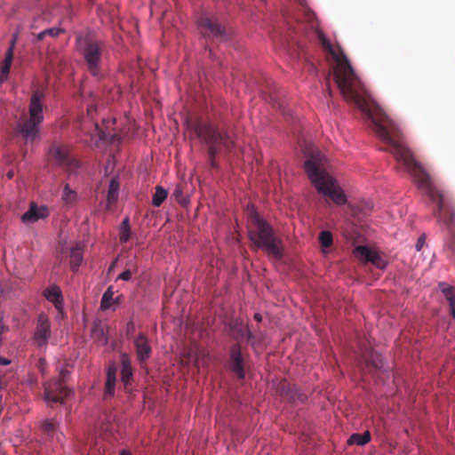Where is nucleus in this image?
<instances>
[{
	"label": "nucleus",
	"mask_w": 455,
	"mask_h": 455,
	"mask_svg": "<svg viewBox=\"0 0 455 455\" xmlns=\"http://www.w3.org/2000/svg\"><path fill=\"white\" fill-rule=\"evenodd\" d=\"M137 360L140 364L144 363L152 353L148 338L144 333H139L133 340Z\"/></svg>",
	"instance_id": "15"
},
{
	"label": "nucleus",
	"mask_w": 455,
	"mask_h": 455,
	"mask_svg": "<svg viewBox=\"0 0 455 455\" xmlns=\"http://www.w3.org/2000/svg\"><path fill=\"white\" fill-rule=\"evenodd\" d=\"M123 224L126 227L124 228L120 232V241L123 243H126L130 237L129 228H128V219H125L123 221Z\"/></svg>",
	"instance_id": "36"
},
{
	"label": "nucleus",
	"mask_w": 455,
	"mask_h": 455,
	"mask_svg": "<svg viewBox=\"0 0 455 455\" xmlns=\"http://www.w3.org/2000/svg\"><path fill=\"white\" fill-rule=\"evenodd\" d=\"M254 319H255L257 322H261V320H262V316H261V315H260L259 313H256V314L254 315Z\"/></svg>",
	"instance_id": "41"
},
{
	"label": "nucleus",
	"mask_w": 455,
	"mask_h": 455,
	"mask_svg": "<svg viewBox=\"0 0 455 455\" xmlns=\"http://www.w3.org/2000/svg\"><path fill=\"white\" fill-rule=\"evenodd\" d=\"M175 194H176V195H180L179 188H176V190H175Z\"/></svg>",
	"instance_id": "45"
},
{
	"label": "nucleus",
	"mask_w": 455,
	"mask_h": 455,
	"mask_svg": "<svg viewBox=\"0 0 455 455\" xmlns=\"http://www.w3.org/2000/svg\"><path fill=\"white\" fill-rule=\"evenodd\" d=\"M315 30L323 49L332 58L333 79L343 98L356 106L370 120L371 126L379 139L385 144L383 148L391 153L398 164H403L411 174L418 188L424 190L428 198L437 206L436 218L439 222H455V204L440 189L428 171L419 164L407 147L398 125L385 111L370 99L363 83L353 69L347 57L339 45H332L318 28L314 12L302 5L300 16L297 19Z\"/></svg>",
	"instance_id": "1"
},
{
	"label": "nucleus",
	"mask_w": 455,
	"mask_h": 455,
	"mask_svg": "<svg viewBox=\"0 0 455 455\" xmlns=\"http://www.w3.org/2000/svg\"><path fill=\"white\" fill-rule=\"evenodd\" d=\"M120 455H131V454L129 452L125 451H122Z\"/></svg>",
	"instance_id": "43"
},
{
	"label": "nucleus",
	"mask_w": 455,
	"mask_h": 455,
	"mask_svg": "<svg viewBox=\"0 0 455 455\" xmlns=\"http://www.w3.org/2000/svg\"><path fill=\"white\" fill-rule=\"evenodd\" d=\"M327 85H328V92H329V94L331 95V91L330 89V85H329V82L327 83Z\"/></svg>",
	"instance_id": "44"
},
{
	"label": "nucleus",
	"mask_w": 455,
	"mask_h": 455,
	"mask_svg": "<svg viewBox=\"0 0 455 455\" xmlns=\"http://www.w3.org/2000/svg\"><path fill=\"white\" fill-rule=\"evenodd\" d=\"M51 335V324L48 317L41 314L37 319V325L34 339L39 347L45 346Z\"/></svg>",
	"instance_id": "14"
},
{
	"label": "nucleus",
	"mask_w": 455,
	"mask_h": 455,
	"mask_svg": "<svg viewBox=\"0 0 455 455\" xmlns=\"http://www.w3.org/2000/svg\"><path fill=\"white\" fill-rule=\"evenodd\" d=\"M424 243H425V238L423 236H420L418 241H417V243H416V250L417 251H420L421 248L423 247L424 245Z\"/></svg>",
	"instance_id": "37"
},
{
	"label": "nucleus",
	"mask_w": 455,
	"mask_h": 455,
	"mask_svg": "<svg viewBox=\"0 0 455 455\" xmlns=\"http://www.w3.org/2000/svg\"><path fill=\"white\" fill-rule=\"evenodd\" d=\"M208 356V354L204 349L196 348L194 361L195 364L199 367V365L205 363V358Z\"/></svg>",
	"instance_id": "34"
},
{
	"label": "nucleus",
	"mask_w": 455,
	"mask_h": 455,
	"mask_svg": "<svg viewBox=\"0 0 455 455\" xmlns=\"http://www.w3.org/2000/svg\"><path fill=\"white\" fill-rule=\"evenodd\" d=\"M187 129L193 131L208 146V156L212 168H217L216 156L231 151L234 141L228 132L199 121H187Z\"/></svg>",
	"instance_id": "4"
},
{
	"label": "nucleus",
	"mask_w": 455,
	"mask_h": 455,
	"mask_svg": "<svg viewBox=\"0 0 455 455\" xmlns=\"http://www.w3.org/2000/svg\"><path fill=\"white\" fill-rule=\"evenodd\" d=\"M137 272V267L135 265H132V267L128 268L127 270L122 272L118 277L117 280H123V281H129L131 280L132 275Z\"/></svg>",
	"instance_id": "35"
},
{
	"label": "nucleus",
	"mask_w": 455,
	"mask_h": 455,
	"mask_svg": "<svg viewBox=\"0 0 455 455\" xmlns=\"http://www.w3.org/2000/svg\"><path fill=\"white\" fill-rule=\"evenodd\" d=\"M61 32H63L62 29L60 28H47V29H44L43 31H41L37 36H36V39L38 41H43L44 40L47 36L49 37H56L57 36H59Z\"/></svg>",
	"instance_id": "32"
},
{
	"label": "nucleus",
	"mask_w": 455,
	"mask_h": 455,
	"mask_svg": "<svg viewBox=\"0 0 455 455\" xmlns=\"http://www.w3.org/2000/svg\"><path fill=\"white\" fill-rule=\"evenodd\" d=\"M197 26L204 37H212L219 40L225 38V28L215 18L203 14L197 20Z\"/></svg>",
	"instance_id": "10"
},
{
	"label": "nucleus",
	"mask_w": 455,
	"mask_h": 455,
	"mask_svg": "<svg viewBox=\"0 0 455 455\" xmlns=\"http://www.w3.org/2000/svg\"><path fill=\"white\" fill-rule=\"evenodd\" d=\"M114 294L113 287L109 286L102 295L100 309L107 310L112 306V304L118 303V298L116 299H113Z\"/></svg>",
	"instance_id": "27"
},
{
	"label": "nucleus",
	"mask_w": 455,
	"mask_h": 455,
	"mask_svg": "<svg viewBox=\"0 0 455 455\" xmlns=\"http://www.w3.org/2000/svg\"><path fill=\"white\" fill-rule=\"evenodd\" d=\"M248 235L255 248L261 249L272 259H282L283 246L281 238L253 207L248 208Z\"/></svg>",
	"instance_id": "3"
},
{
	"label": "nucleus",
	"mask_w": 455,
	"mask_h": 455,
	"mask_svg": "<svg viewBox=\"0 0 455 455\" xmlns=\"http://www.w3.org/2000/svg\"><path fill=\"white\" fill-rule=\"evenodd\" d=\"M61 200L66 206H73L77 201V193L68 184H65L61 195Z\"/></svg>",
	"instance_id": "26"
},
{
	"label": "nucleus",
	"mask_w": 455,
	"mask_h": 455,
	"mask_svg": "<svg viewBox=\"0 0 455 455\" xmlns=\"http://www.w3.org/2000/svg\"><path fill=\"white\" fill-rule=\"evenodd\" d=\"M167 191L162 187H156L153 196L152 203L155 206L159 207L167 197Z\"/></svg>",
	"instance_id": "31"
},
{
	"label": "nucleus",
	"mask_w": 455,
	"mask_h": 455,
	"mask_svg": "<svg viewBox=\"0 0 455 455\" xmlns=\"http://www.w3.org/2000/svg\"><path fill=\"white\" fill-rule=\"evenodd\" d=\"M276 104H277V106H278V108H282V105H281V103H279V102H276Z\"/></svg>",
	"instance_id": "47"
},
{
	"label": "nucleus",
	"mask_w": 455,
	"mask_h": 455,
	"mask_svg": "<svg viewBox=\"0 0 455 455\" xmlns=\"http://www.w3.org/2000/svg\"><path fill=\"white\" fill-rule=\"evenodd\" d=\"M355 258L363 262H371L378 267L382 268L384 267L383 261L380 256L375 251L365 245H358L354 249L353 251Z\"/></svg>",
	"instance_id": "16"
},
{
	"label": "nucleus",
	"mask_w": 455,
	"mask_h": 455,
	"mask_svg": "<svg viewBox=\"0 0 455 455\" xmlns=\"http://www.w3.org/2000/svg\"><path fill=\"white\" fill-rule=\"evenodd\" d=\"M121 363H122L121 381L126 387L130 383L131 379H132V375H133L131 360L127 354H123L121 355Z\"/></svg>",
	"instance_id": "20"
},
{
	"label": "nucleus",
	"mask_w": 455,
	"mask_h": 455,
	"mask_svg": "<svg viewBox=\"0 0 455 455\" xmlns=\"http://www.w3.org/2000/svg\"><path fill=\"white\" fill-rule=\"evenodd\" d=\"M50 154L55 162L65 168L70 175L76 173L79 164L69 155V150L67 146L53 144L50 148Z\"/></svg>",
	"instance_id": "9"
},
{
	"label": "nucleus",
	"mask_w": 455,
	"mask_h": 455,
	"mask_svg": "<svg viewBox=\"0 0 455 455\" xmlns=\"http://www.w3.org/2000/svg\"><path fill=\"white\" fill-rule=\"evenodd\" d=\"M91 336L96 342L101 345L105 346L108 344V339L105 331V326L99 320L93 322L91 330Z\"/></svg>",
	"instance_id": "18"
},
{
	"label": "nucleus",
	"mask_w": 455,
	"mask_h": 455,
	"mask_svg": "<svg viewBox=\"0 0 455 455\" xmlns=\"http://www.w3.org/2000/svg\"><path fill=\"white\" fill-rule=\"evenodd\" d=\"M269 100L273 103V104H275V102L277 101V96L276 95H274L272 93V92H269Z\"/></svg>",
	"instance_id": "39"
},
{
	"label": "nucleus",
	"mask_w": 455,
	"mask_h": 455,
	"mask_svg": "<svg viewBox=\"0 0 455 455\" xmlns=\"http://www.w3.org/2000/svg\"><path fill=\"white\" fill-rule=\"evenodd\" d=\"M14 41H15V39L12 40L11 46L8 48V50L6 52L5 60L1 68L0 84L4 83L8 77L12 61V58H13Z\"/></svg>",
	"instance_id": "23"
},
{
	"label": "nucleus",
	"mask_w": 455,
	"mask_h": 455,
	"mask_svg": "<svg viewBox=\"0 0 455 455\" xmlns=\"http://www.w3.org/2000/svg\"><path fill=\"white\" fill-rule=\"evenodd\" d=\"M191 357H192V355H188V361H190V360H191Z\"/></svg>",
	"instance_id": "48"
},
{
	"label": "nucleus",
	"mask_w": 455,
	"mask_h": 455,
	"mask_svg": "<svg viewBox=\"0 0 455 455\" xmlns=\"http://www.w3.org/2000/svg\"><path fill=\"white\" fill-rule=\"evenodd\" d=\"M319 242L323 248H328L332 244V235L330 231H322L319 235Z\"/></svg>",
	"instance_id": "33"
},
{
	"label": "nucleus",
	"mask_w": 455,
	"mask_h": 455,
	"mask_svg": "<svg viewBox=\"0 0 455 455\" xmlns=\"http://www.w3.org/2000/svg\"><path fill=\"white\" fill-rule=\"evenodd\" d=\"M175 194H176V195H180L179 188H176V190H175Z\"/></svg>",
	"instance_id": "46"
},
{
	"label": "nucleus",
	"mask_w": 455,
	"mask_h": 455,
	"mask_svg": "<svg viewBox=\"0 0 455 455\" xmlns=\"http://www.w3.org/2000/svg\"><path fill=\"white\" fill-rule=\"evenodd\" d=\"M44 98L43 90H35L29 101L28 116H22L18 123V132L26 141L34 142L39 136Z\"/></svg>",
	"instance_id": "5"
},
{
	"label": "nucleus",
	"mask_w": 455,
	"mask_h": 455,
	"mask_svg": "<svg viewBox=\"0 0 455 455\" xmlns=\"http://www.w3.org/2000/svg\"><path fill=\"white\" fill-rule=\"evenodd\" d=\"M84 245L76 243L70 250V266L73 271H76L83 261Z\"/></svg>",
	"instance_id": "21"
},
{
	"label": "nucleus",
	"mask_w": 455,
	"mask_h": 455,
	"mask_svg": "<svg viewBox=\"0 0 455 455\" xmlns=\"http://www.w3.org/2000/svg\"><path fill=\"white\" fill-rule=\"evenodd\" d=\"M116 382V368L114 365H111L108 368L106 383L104 388V396L110 397L115 394V387Z\"/></svg>",
	"instance_id": "19"
},
{
	"label": "nucleus",
	"mask_w": 455,
	"mask_h": 455,
	"mask_svg": "<svg viewBox=\"0 0 455 455\" xmlns=\"http://www.w3.org/2000/svg\"><path fill=\"white\" fill-rule=\"evenodd\" d=\"M9 363H10V360L0 356V365H8Z\"/></svg>",
	"instance_id": "40"
},
{
	"label": "nucleus",
	"mask_w": 455,
	"mask_h": 455,
	"mask_svg": "<svg viewBox=\"0 0 455 455\" xmlns=\"http://www.w3.org/2000/svg\"><path fill=\"white\" fill-rule=\"evenodd\" d=\"M78 44L79 51L84 57L89 72L92 76H98L100 72L102 52L105 48L104 43L92 37H79Z\"/></svg>",
	"instance_id": "6"
},
{
	"label": "nucleus",
	"mask_w": 455,
	"mask_h": 455,
	"mask_svg": "<svg viewBox=\"0 0 455 455\" xmlns=\"http://www.w3.org/2000/svg\"><path fill=\"white\" fill-rule=\"evenodd\" d=\"M304 169L317 191L336 204H346L347 197L337 181L328 172V160L312 143L303 146Z\"/></svg>",
	"instance_id": "2"
},
{
	"label": "nucleus",
	"mask_w": 455,
	"mask_h": 455,
	"mask_svg": "<svg viewBox=\"0 0 455 455\" xmlns=\"http://www.w3.org/2000/svg\"><path fill=\"white\" fill-rule=\"evenodd\" d=\"M230 333L235 340L240 341L243 339H247L252 346L261 341V335L252 333L248 326L244 325L240 320H235L231 323Z\"/></svg>",
	"instance_id": "11"
},
{
	"label": "nucleus",
	"mask_w": 455,
	"mask_h": 455,
	"mask_svg": "<svg viewBox=\"0 0 455 455\" xmlns=\"http://www.w3.org/2000/svg\"><path fill=\"white\" fill-rule=\"evenodd\" d=\"M371 440V435L368 431L363 433V434H353L347 440L348 445H359L363 446L366 444Z\"/></svg>",
	"instance_id": "29"
},
{
	"label": "nucleus",
	"mask_w": 455,
	"mask_h": 455,
	"mask_svg": "<svg viewBox=\"0 0 455 455\" xmlns=\"http://www.w3.org/2000/svg\"><path fill=\"white\" fill-rule=\"evenodd\" d=\"M68 374V371L62 370L60 371V379L52 380L44 386V400L47 403H63L65 397H67L70 390L65 385L66 377Z\"/></svg>",
	"instance_id": "8"
},
{
	"label": "nucleus",
	"mask_w": 455,
	"mask_h": 455,
	"mask_svg": "<svg viewBox=\"0 0 455 455\" xmlns=\"http://www.w3.org/2000/svg\"><path fill=\"white\" fill-rule=\"evenodd\" d=\"M373 208V204L371 201H362L356 206L355 214L360 217H365L370 214Z\"/></svg>",
	"instance_id": "30"
},
{
	"label": "nucleus",
	"mask_w": 455,
	"mask_h": 455,
	"mask_svg": "<svg viewBox=\"0 0 455 455\" xmlns=\"http://www.w3.org/2000/svg\"><path fill=\"white\" fill-rule=\"evenodd\" d=\"M115 124V119L103 120V127H100L97 123H93L92 131H85L84 126L82 131L88 133L91 138V144L97 145L99 141L114 143L120 139L114 128Z\"/></svg>",
	"instance_id": "7"
},
{
	"label": "nucleus",
	"mask_w": 455,
	"mask_h": 455,
	"mask_svg": "<svg viewBox=\"0 0 455 455\" xmlns=\"http://www.w3.org/2000/svg\"><path fill=\"white\" fill-rule=\"evenodd\" d=\"M119 182L116 178H112L109 183L108 191L107 195L108 208L115 204L118 199L119 194Z\"/></svg>",
	"instance_id": "25"
},
{
	"label": "nucleus",
	"mask_w": 455,
	"mask_h": 455,
	"mask_svg": "<svg viewBox=\"0 0 455 455\" xmlns=\"http://www.w3.org/2000/svg\"><path fill=\"white\" fill-rule=\"evenodd\" d=\"M44 296L49 301L54 304L55 307L59 311L62 309L63 303L61 298V291L58 287L53 286L46 289L44 291Z\"/></svg>",
	"instance_id": "24"
},
{
	"label": "nucleus",
	"mask_w": 455,
	"mask_h": 455,
	"mask_svg": "<svg viewBox=\"0 0 455 455\" xmlns=\"http://www.w3.org/2000/svg\"><path fill=\"white\" fill-rule=\"evenodd\" d=\"M231 369L239 379L244 378L243 363L241 347L238 344L232 346L230 350Z\"/></svg>",
	"instance_id": "17"
},
{
	"label": "nucleus",
	"mask_w": 455,
	"mask_h": 455,
	"mask_svg": "<svg viewBox=\"0 0 455 455\" xmlns=\"http://www.w3.org/2000/svg\"><path fill=\"white\" fill-rule=\"evenodd\" d=\"M96 111V108L93 106H89L87 108V116L88 118L92 119L93 113Z\"/></svg>",
	"instance_id": "38"
},
{
	"label": "nucleus",
	"mask_w": 455,
	"mask_h": 455,
	"mask_svg": "<svg viewBox=\"0 0 455 455\" xmlns=\"http://www.w3.org/2000/svg\"><path fill=\"white\" fill-rule=\"evenodd\" d=\"M439 287L449 303L451 315L455 319V287L444 283H441Z\"/></svg>",
	"instance_id": "22"
},
{
	"label": "nucleus",
	"mask_w": 455,
	"mask_h": 455,
	"mask_svg": "<svg viewBox=\"0 0 455 455\" xmlns=\"http://www.w3.org/2000/svg\"><path fill=\"white\" fill-rule=\"evenodd\" d=\"M358 363L362 371H364V368L369 371L378 370L383 364L381 355L366 346L361 347V358Z\"/></svg>",
	"instance_id": "12"
},
{
	"label": "nucleus",
	"mask_w": 455,
	"mask_h": 455,
	"mask_svg": "<svg viewBox=\"0 0 455 455\" xmlns=\"http://www.w3.org/2000/svg\"><path fill=\"white\" fill-rule=\"evenodd\" d=\"M6 176H7V178H8L9 180H12V179L13 178V176H14V172H13V171H9V172H7Z\"/></svg>",
	"instance_id": "42"
},
{
	"label": "nucleus",
	"mask_w": 455,
	"mask_h": 455,
	"mask_svg": "<svg viewBox=\"0 0 455 455\" xmlns=\"http://www.w3.org/2000/svg\"><path fill=\"white\" fill-rule=\"evenodd\" d=\"M49 216L50 209L47 205H39L36 202H30L28 210L21 216V220L25 224H31L46 220Z\"/></svg>",
	"instance_id": "13"
},
{
	"label": "nucleus",
	"mask_w": 455,
	"mask_h": 455,
	"mask_svg": "<svg viewBox=\"0 0 455 455\" xmlns=\"http://www.w3.org/2000/svg\"><path fill=\"white\" fill-rule=\"evenodd\" d=\"M42 427H43L44 432L47 435H49V436L56 435L57 441L59 443L61 442L62 434L58 432V425L56 424V422H54L52 419L45 420L43 423Z\"/></svg>",
	"instance_id": "28"
}]
</instances>
